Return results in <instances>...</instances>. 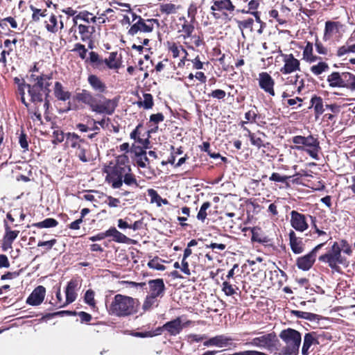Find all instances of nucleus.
<instances>
[{
	"mask_svg": "<svg viewBox=\"0 0 355 355\" xmlns=\"http://www.w3.org/2000/svg\"><path fill=\"white\" fill-rule=\"evenodd\" d=\"M343 88L349 89L352 91H355V75L350 72H344Z\"/></svg>",
	"mask_w": 355,
	"mask_h": 355,
	"instance_id": "obj_39",
	"label": "nucleus"
},
{
	"mask_svg": "<svg viewBox=\"0 0 355 355\" xmlns=\"http://www.w3.org/2000/svg\"><path fill=\"white\" fill-rule=\"evenodd\" d=\"M65 148H71L75 155L83 162L90 161L89 144L85 139L74 132H67V140L64 143Z\"/></svg>",
	"mask_w": 355,
	"mask_h": 355,
	"instance_id": "obj_4",
	"label": "nucleus"
},
{
	"mask_svg": "<svg viewBox=\"0 0 355 355\" xmlns=\"http://www.w3.org/2000/svg\"><path fill=\"white\" fill-rule=\"evenodd\" d=\"M78 281L76 279H71L65 288V300L64 303L71 304L73 302L78 296Z\"/></svg>",
	"mask_w": 355,
	"mask_h": 355,
	"instance_id": "obj_19",
	"label": "nucleus"
},
{
	"mask_svg": "<svg viewBox=\"0 0 355 355\" xmlns=\"http://www.w3.org/2000/svg\"><path fill=\"white\" fill-rule=\"evenodd\" d=\"M230 340V338H228L223 335H220L206 340L204 343V345L206 347L216 346L218 347H223L227 346L229 341Z\"/></svg>",
	"mask_w": 355,
	"mask_h": 355,
	"instance_id": "obj_30",
	"label": "nucleus"
},
{
	"mask_svg": "<svg viewBox=\"0 0 355 355\" xmlns=\"http://www.w3.org/2000/svg\"><path fill=\"white\" fill-rule=\"evenodd\" d=\"M315 46L318 53L323 55H329V50L326 46H324L318 38L315 40Z\"/></svg>",
	"mask_w": 355,
	"mask_h": 355,
	"instance_id": "obj_63",
	"label": "nucleus"
},
{
	"mask_svg": "<svg viewBox=\"0 0 355 355\" xmlns=\"http://www.w3.org/2000/svg\"><path fill=\"white\" fill-rule=\"evenodd\" d=\"M292 142L295 144L293 149L305 151L311 157L315 160L319 159L318 153L321 150L320 141L312 135L308 137L296 135L292 138Z\"/></svg>",
	"mask_w": 355,
	"mask_h": 355,
	"instance_id": "obj_5",
	"label": "nucleus"
},
{
	"mask_svg": "<svg viewBox=\"0 0 355 355\" xmlns=\"http://www.w3.org/2000/svg\"><path fill=\"white\" fill-rule=\"evenodd\" d=\"M30 9L33 11L31 17L33 21L37 22L40 21V17H45L48 15L46 9H39L33 5L30 6Z\"/></svg>",
	"mask_w": 355,
	"mask_h": 355,
	"instance_id": "obj_46",
	"label": "nucleus"
},
{
	"mask_svg": "<svg viewBox=\"0 0 355 355\" xmlns=\"http://www.w3.org/2000/svg\"><path fill=\"white\" fill-rule=\"evenodd\" d=\"M164 114L161 112L153 114L150 116L149 121L147 124L158 125L159 123L164 121Z\"/></svg>",
	"mask_w": 355,
	"mask_h": 355,
	"instance_id": "obj_56",
	"label": "nucleus"
},
{
	"mask_svg": "<svg viewBox=\"0 0 355 355\" xmlns=\"http://www.w3.org/2000/svg\"><path fill=\"white\" fill-rule=\"evenodd\" d=\"M180 21L178 32L180 33V37L184 40V44L188 49H193V46L190 45V43L187 40L191 36V33L195 31L194 24L196 21H192L189 19L188 20L185 17L182 16L178 19Z\"/></svg>",
	"mask_w": 355,
	"mask_h": 355,
	"instance_id": "obj_10",
	"label": "nucleus"
},
{
	"mask_svg": "<svg viewBox=\"0 0 355 355\" xmlns=\"http://www.w3.org/2000/svg\"><path fill=\"white\" fill-rule=\"evenodd\" d=\"M343 25L340 21H327L325 22L323 40L327 41L330 40L334 35L338 33Z\"/></svg>",
	"mask_w": 355,
	"mask_h": 355,
	"instance_id": "obj_21",
	"label": "nucleus"
},
{
	"mask_svg": "<svg viewBox=\"0 0 355 355\" xmlns=\"http://www.w3.org/2000/svg\"><path fill=\"white\" fill-rule=\"evenodd\" d=\"M148 194L150 197V202H156L157 206H161V200L162 197L158 194V193L153 189H149L148 190Z\"/></svg>",
	"mask_w": 355,
	"mask_h": 355,
	"instance_id": "obj_59",
	"label": "nucleus"
},
{
	"mask_svg": "<svg viewBox=\"0 0 355 355\" xmlns=\"http://www.w3.org/2000/svg\"><path fill=\"white\" fill-rule=\"evenodd\" d=\"M289 245L292 252L294 254H301L304 251L305 245L302 241V238L297 237L293 230H291L288 234Z\"/></svg>",
	"mask_w": 355,
	"mask_h": 355,
	"instance_id": "obj_17",
	"label": "nucleus"
},
{
	"mask_svg": "<svg viewBox=\"0 0 355 355\" xmlns=\"http://www.w3.org/2000/svg\"><path fill=\"white\" fill-rule=\"evenodd\" d=\"M211 207V202L209 201L205 202L201 205L200 210L197 214V218L204 222L207 216V210Z\"/></svg>",
	"mask_w": 355,
	"mask_h": 355,
	"instance_id": "obj_51",
	"label": "nucleus"
},
{
	"mask_svg": "<svg viewBox=\"0 0 355 355\" xmlns=\"http://www.w3.org/2000/svg\"><path fill=\"white\" fill-rule=\"evenodd\" d=\"M29 84L22 83L17 87L16 90V94L17 98L19 97L21 102L26 107H28L29 103L26 102L25 99V89H28V86Z\"/></svg>",
	"mask_w": 355,
	"mask_h": 355,
	"instance_id": "obj_48",
	"label": "nucleus"
},
{
	"mask_svg": "<svg viewBox=\"0 0 355 355\" xmlns=\"http://www.w3.org/2000/svg\"><path fill=\"white\" fill-rule=\"evenodd\" d=\"M319 261L325 263L334 270L340 272L339 265L347 266L348 262L345 257L342 256L341 248L338 242H334L330 250L319 257Z\"/></svg>",
	"mask_w": 355,
	"mask_h": 355,
	"instance_id": "obj_6",
	"label": "nucleus"
},
{
	"mask_svg": "<svg viewBox=\"0 0 355 355\" xmlns=\"http://www.w3.org/2000/svg\"><path fill=\"white\" fill-rule=\"evenodd\" d=\"M338 245L341 248V252L343 251L345 254L349 256L352 254V247L347 240L341 239L338 243Z\"/></svg>",
	"mask_w": 355,
	"mask_h": 355,
	"instance_id": "obj_60",
	"label": "nucleus"
},
{
	"mask_svg": "<svg viewBox=\"0 0 355 355\" xmlns=\"http://www.w3.org/2000/svg\"><path fill=\"white\" fill-rule=\"evenodd\" d=\"M279 337L285 343L288 354H292L298 352L301 343V335L297 331L290 328L283 330Z\"/></svg>",
	"mask_w": 355,
	"mask_h": 355,
	"instance_id": "obj_8",
	"label": "nucleus"
},
{
	"mask_svg": "<svg viewBox=\"0 0 355 355\" xmlns=\"http://www.w3.org/2000/svg\"><path fill=\"white\" fill-rule=\"evenodd\" d=\"M80 39L83 42H87L92 38V31H89L90 26L79 24L78 26Z\"/></svg>",
	"mask_w": 355,
	"mask_h": 355,
	"instance_id": "obj_45",
	"label": "nucleus"
},
{
	"mask_svg": "<svg viewBox=\"0 0 355 355\" xmlns=\"http://www.w3.org/2000/svg\"><path fill=\"white\" fill-rule=\"evenodd\" d=\"M71 51L78 53L79 57L82 60H85L86 58L87 49L85 48L84 44L81 43H76L75 44L74 47Z\"/></svg>",
	"mask_w": 355,
	"mask_h": 355,
	"instance_id": "obj_55",
	"label": "nucleus"
},
{
	"mask_svg": "<svg viewBox=\"0 0 355 355\" xmlns=\"http://www.w3.org/2000/svg\"><path fill=\"white\" fill-rule=\"evenodd\" d=\"M58 225V221L53 218H47L42 221L35 223L31 225L40 229L55 227Z\"/></svg>",
	"mask_w": 355,
	"mask_h": 355,
	"instance_id": "obj_38",
	"label": "nucleus"
},
{
	"mask_svg": "<svg viewBox=\"0 0 355 355\" xmlns=\"http://www.w3.org/2000/svg\"><path fill=\"white\" fill-rule=\"evenodd\" d=\"M146 148L147 146H141L134 143L130 148V152L135 154V157H141L142 154H146Z\"/></svg>",
	"mask_w": 355,
	"mask_h": 355,
	"instance_id": "obj_58",
	"label": "nucleus"
},
{
	"mask_svg": "<svg viewBox=\"0 0 355 355\" xmlns=\"http://www.w3.org/2000/svg\"><path fill=\"white\" fill-rule=\"evenodd\" d=\"M258 336L252 338L248 344L253 347L272 352L277 349L278 339L274 332L269 334L258 333Z\"/></svg>",
	"mask_w": 355,
	"mask_h": 355,
	"instance_id": "obj_7",
	"label": "nucleus"
},
{
	"mask_svg": "<svg viewBox=\"0 0 355 355\" xmlns=\"http://www.w3.org/2000/svg\"><path fill=\"white\" fill-rule=\"evenodd\" d=\"M257 80L259 87L266 94L271 96H275V92L274 88L275 82V80L268 72L263 71L259 73Z\"/></svg>",
	"mask_w": 355,
	"mask_h": 355,
	"instance_id": "obj_13",
	"label": "nucleus"
},
{
	"mask_svg": "<svg viewBox=\"0 0 355 355\" xmlns=\"http://www.w3.org/2000/svg\"><path fill=\"white\" fill-rule=\"evenodd\" d=\"M244 130H246L248 132L247 137L250 139V141L251 142V144L257 147V148H261V147H269L270 146V144L269 142H267L266 144H264L263 140L260 137L261 135L263 137H266V135L265 133L258 131L257 133L252 132L248 128H244Z\"/></svg>",
	"mask_w": 355,
	"mask_h": 355,
	"instance_id": "obj_20",
	"label": "nucleus"
},
{
	"mask_svg": "<svg viewBox=\"0 0 355 355\" xmlns=\"http://www.w3.org/2000/svg\"><path fill=\"white\" fill-rule=\"evenodd\" d=\"M329 66L326 62H319L310 67L311 72L315 76H320L322 73L329 71Z\"/></svg>",
	"mask_w": 355,
	"mask_h": 355,
	"instance_id": "obj_36",
	"label": "nucleus"
},
{
	"mask_svg": "<svg viewBox=\"0 0 355 355\" xmlns=\"http://www.w3.org/2000/svg\"><path fill=\"white\" fill-rule=\"evenodd\" d=\"M315 261V259L312 256V254L308 253L297 258L296 266L299 269L307 271L312 268Z\"/></svg>",
	"mask_w": 355,
	"mask_h": 355,
	"instance_id": "obj_24",
	"label": "nucleus"
},
{
	"mask_svg": "<svg viewBox=\"0 0 355 355\" xmlns=\"http://www.w3.org/2000/svg\"><path fill=\"white\" fill-rule=\"evenodd\" d=\"M297 317L303 318L307 320H309L311 322L318 323L320 320V316L318 315L314 314L311 312H293Z\"/></svg>",
	"mask_w": 355,
	"mask_h": 355,
	"instance_id": "obj_52",
	"label": "nucleus"
},
{
	"mask_svg": "<svg viewBox=\"0 0 355 355\" xmlns=\"http://www.w3.org/2000/svg\"><path fill=\"white\" fill-rule=\"evenodd\" d=\"M19 143L24 151L28 150V141L27 135L22 130L19 137Z\"/></svg>",
	"mask_w": 355,
	"mask_h": 355,
	"instance_id": "obj_62",
	"label": "nucleus"
},
{
	"mask_svg": "<svg viewBox=\"0 0 355 355\" xmlns=\"http://www.w3.org/2000/svg\"><path fill=\"white\" fill-rule=\"evenodd\" d=\"M107 232V237H112V241L119 243H128L130 240L125 234H122L114 227H111Z\"/></svg>",
	"mask_w": 355,
	"mask_h": 355,
	"instance_id": "obj_29",
	"label": "nucleus"
},
{
	"mask_svg": "<svg viewBox=\"0 0 355 355\" xmlns=\"http://www.w3.org/2000/svg\"><path fill=\"white\" fill-rule=\"evenodd\" d=\"M344 72L333 71L327 77V82L331 88H343Z\"/></svg>",
	"mask_w": 355,
	"mask_h": 355,
	"instance_id": "obj_23",
	"label": "nucleus"
},
{
	"mask_svg": "<svg viewBox=\"0 0 355 355\" xmlns=\"http://www.w3.org/2000/svg\"><path fill=\"white\" fill-rule=\"evenodd\" d=\"M212 3L210 10L212 11V16L216 19H219L220 15L215 11L222 12L223 16L226 18L228 16L227 12L232 13L236 9L232 0H212Z\"/></svg>",
	"mask_w": 355,
	"mask_h": 355,
	"instance_id": "obj_11",
	"label": "nucleus"
},
{
	"mask_svg": "<svg viewBox=\"0 0 355 355\" xmlns=\"http://www.w3.org/2000/svg\"><path fill=\"white\" fill-rule=\"evenodd\" d=\"M166 46L168 52L171 53L172 57L173 58H177L180 57L181 51L186 54V55H188V52L187 51V50L184 48L182 45L178 43H176L175 42H167Z\"/></svg>",
	"mask_w": 355,
	"mask_h": 355,
	"instance_id": "obj_31",
	"label": "nucleus"
},
{
	"mask_svg": "<svg viewBox=\"0 0 355 355\" xmlns=\"http://www.w3.org/2000/svg\"><path fill=\"white\" fill-rule=\"evenodd\" d=\"M78 17L80 19H82L87 23L92 22L94 24L97 21V17L96 16H92V13L87 10H83L79 12Z\"/></svg>",
	"mask_w": 355,
	"mask_h": 355,
	"instance_id": "obj_53",
	"label": "nucleus"
},
{
	"mask_svg": "<svg viewBox=\"0 0 355 355\" xmlns=\"http://www.w3.org/2000/svg\"><path fill=\"white\" fill-rule=\"evenodd\" d=\"M148 284L149 286V295L157 297H163L166 289L163 279L158 278L155 279H151L148 281Z\"/></svg>",
	"mask_w": 355,
	"mask_h": 355,
	"instance_id": "obj_16",
	"label": "nucleus"
},
{
	"mask_svg": "<svg viewBox=\"0 0 355 355\" xmlns=\"http://www.w3.org/2000/svg\"><path fill=\"white\" fill-rule=\"evenodd\" d=\"M144 100L137 101L139 107H144L145 110L151 109L154 105L153 97L151 94L145 93L143 95Z\"/></svg>",
	"mask_w": 355,
	"mask_h": 355,
	"instance_id": "obj_42",
	"label": "nucleus"
},
{
	"mask_svg": "<svg viewBox=\"0 0 355 355\" xmlns=\"http://www.w3.org/2000/svg\"><path fill=\"white\" fill-rule=\"evenodd\" d=\"M189 39L191 41L189 42L191 46H192L191 44H193L196 47H200L205 44L202 33L198 35L191 33V36H190Z\"/></svg>",
	"mask_w": 355,
	"mask_h": 355,
	"instance_id": "obj_54",
	"label": "nucleus"
},
{
	"mask_svg": "<svg viewBox=\"0 0 355 355\" xmlns=\"http://www.w3.org/2000/svg\"><path fill=\"white\" fill-rule=\"evenodd\" d=\"M89 57L87 61H89L93 67L102 69V66L104 64V59L101 58L98 53L91 51L89 53Z\"/></svg>",
	"mask_w": 355,
	"mask_h": 355,
	"instance_id": "obj_35",
	"label": "nucleus"
},
{
	"mask_svg": "<svg viewBox=\"0 0 355 355\" xmlns=\"http://www.w3.org/2000/svg\"><path fill=\"white\" fill-rule=\"evenodd\" d=\"M290 214L291 225L294 230L300 232H303L309 228L307 222L309 214L305 215L295 210H293Z\"/></svg>",
	"mask_w": 355,
	"mask_h": 355,
	"instance_id": "obj_14",
	"label": "nucleus"
},
{
	"mask_svg": "<svg viewBox=\"0 0 355 355\" xmlns=\"http://www.w3.org/2000/svg\"><path fill=\"white\" fill-rule=\"evenodd\" d=\"M44 26L48 32L56 33L59 30L64 28V24L62 20L58 22V17L51 13L49 19L44 21Z\"/></svg>",
	"mask_w": 355,
	"mask_h": 355,
	"instance_id": "obj_22",
	"label": "nucleus"
},
{
	"mask_svg": "<svg viewBox=\"0 0 355 355\" xmlns=\"http://www.w3.org/2000/svg\"><path fill=\"white\" fill-rule=\"evenodd\" d=\"M180 8V6H176L171 3H160L159 5V10L162 14L167 15L175 14L177 10Z\"/></svg>",
	"mask_w": 355,
	"mask_h": 355,
	"instance_id": "obj_34",
	"label": "nucleus"
},
{
	"mask_svg": "<svg viewBox=\"0 0 355 355\" xmlns=\"http://www.w3.org/2000/svg\"><path fill=\"white\" fill-rule=\"evenodd\" d=\"M284 66L280 69L283 74H288L300 69V62L292 53L282 54Z\"/></svg>",
	"mask_w": 355,
	"mask_h": 355,
	"instance_id": "obj_15",
	"label": "nucleus"
},
{
	"mask_svg": "<svg viewBox=\"0 0 355 355\" xmlns=\"http://www.w3.org/2000/svg\"><path fill=\"white\" fill-rule=\"evenodd\" d=\"M154 24L159 25V21L157 19H144L140 18L139 21H135L128 31V35H135L138 33H149L154 29Z\"/></svg>",
	"mask_w": 355,
	"mask_h": 355,
	"instance_id": "obj_9",
	"label": "nucleus"
},
{
	"mask_svg": "<svg viewBox=\"0 0 355 355\" xmlns=\"http://www.w3.org/2000/svg\"><path fill=\"white\" fill-rule=\"evenodd\" d=\"M95 292L92 289H88L86 291L84 295V302L87 304L91 309H97L96 301L94 298Z\"/></svg>",
	"mask_w": 355,
	"mask_h": 355,
	"instance_id": "obj_37",
	"label": "nucleus"
},
{
	"mask_svg": "<svg viewBox=\"0 0 355 355\" xmlns=\"http://www.w3.org/2000/svg\"><path fill=\"white\" fill-rule=\"evenodd\" d=\"M162 262H164V260H162L159 257L155 256L153 259H150L148 262L147 266L150 268L163 271L166 269V266L162 264Z\"/></svg>",
	"mask_w": 355,
	"mask_h": 355,
	"instance_id": "obj_47",
	"label": "nucleus"
},
{
	"mask_svg": "<svg viewBox=\"0 0 355 355\" xmlns=\"http://www.w3.org/2000/svg\"><path fill=\"white\" fill-rule=\"evenodd\" d=\"M157 297L148 295L143 304V309L144 311L157 307L159 300Z\"/></svg>",
	"mask_w": 355,
	"mask_h": 355,
	"instance_id": "obj_43",
	"label": "nucleus"
},
{
	"mask_svg": "<svg viewBox=\"0 0 355 355\" xmlns=\"http://www.w3.org/2000/svg\"><path fill=\"white\" fill-rule=\"evenodd\" d=\"M303 59L306 62L311 63L320 59V57L313 55V44L311 42H306V46L303 49Z\"/></svg>",
	"mask_w": 355,
	"mask_h": 355,
	"instance_id": "obj_32",
	"label": "nucleus"
},
{
	"mask_svg": "<svg viewBox=\"0 0 355 355\" xmlns=\"http://www.w3.org/2000/svg\"><path fill=\"white\" fill-rule=\"evenodd\" d=\"M45 294L46 288L43 286H38L28 296L26 303L33 306L39 305L43 302Z\"/></svg>",
	"mask_w": 355,
	"mask_h": 355,
	"instance_id": "obj_18",
	"label": "nucleus"
},
{
	"mask_svg": "<svg viewBox=\"0 0 355 355\" xmlns=\"http://www.w3.org/2000/svg\"><path fill=\"white\" fill-rule=\"evenodd\" d=\"M198 12V6L197 4L194 2H192L189 4L187 9V16L192 21H196V16Z\"/></svg>",
	"mask_w": 355,
	"mask_h": 355,
	"instance_id": "obj_61",
	"label": "nucleus"
},
{
	"mask_svg": "<svg viewBox=\"0 0 355 355\" xmlns=\"http://www.w3.org/2000/svg\"><path fill=\"white\" fill-rule=\"evenodd\" d=\"M117 52L114 51L110 53L109 57L104 59V64L110 69H119L121 67V62L116 59Z\"/></svg>",
	"mask_w": 355,
	"mask_h": 355,
	"instance_id": "obj_33",
	"label": "nucleus"
},
{
	"mask_svg": "<svg viewBox=\"0 0 355 355\" xmlns=\"http://www.w3.org/2000/svg\"><path fill=\"white\" fill-rule=\"evenodd\" d=\"M315 340V338L313 336L310 334H306L304 336V343L302 348V353L303 355H307L308 351L310 348V347L313 343V341Z\"/></svg>",
	"mask_w": 355,
	"mask_h": 355,
	"instance_id": "obj_50",
	"label": "nucleus"
},
{
	"mask_svg": "<svg viewBox=\"0 0 355 355\" xmlns=\"http://www.w3.org/2000/svg\"><path fill=\"white\" fill-rule=\"evenodd\" d=\"M87 82L92 89L96 92L92 94L90 91L83 89L80 92L76 93V99L97 114L112 115L118 106V99L107 98L103 95L107 92L106 84L96 75L90 74L88 76Z\"/></svg>",
	"mask_w": 355,
	"mask_h": 355,
	"instance_id": "obj_1",
	"label": "nucleus"
},
{
	"mask_svg": "<svg viewBox=\"0 0 355 355\" xmlns=\"http://www.w3.org/2000/svg\"><path fill=\"white\" fill-rule=\"evenodd\" d=\"M252 237L251 240L253 242L259 243H266L269 241L267 236L263 235L260 231V228L253 227L251 230Z\"/></svg>",
	"mask_w": 355,
	"mask_h": 355,
	"instance_id": "obj_41",
	"label": "nucleus"
},
{
	"mask_svg": "<svg viewBox=\"0 0 355 355\" xmlns=\"http://www.w3.org/2000/svg\"><path fill=\"white\" fill-rule=\"evenodd\" d=\"M207 96L209 98H213L217 100H224L226 96V92L220 89H216L212 90L211 92L208 93Z\"/></svg>",
	"mask_w": 355,
	"mask_h": 355,
	"instance_id": "obj_57",
	"label": "nucleus"
},
{
	"mask_svg": "<svg viewBox=\"0 0 355 355\" xmlns=\"http://www.w3.org/2000/svg\"><path fill=\"white\" fill-rule=\"evenodd\" d=\"M53 94L55 97L61 101H66L70 99L71 94L70 92L64 90L62 84L60 82H55L53 88Z\"/></svg>",
	"mask_w": 355,
	"mask_h": 355,
	"instance_id": "obj_27",
	"label": "nucleus"
},
{
	"mask_svg": "<svg viewBox=\"0 0 355 355\" xmlns=\"http://www.w3.org/2000/svg\"><path fill=\"white\" fill-rule=\"evenodd\" d=\"M30 78L34 81L33 84L27 85L30 101L35 105L44 101V108L47 111L50 107L49 97L51 92L49 88L51 83L49 81L53 78L52 73H41L39 76L31 74Z\"/></svg>",
	"mask_w": 355,
	"mask_h": 355,
	"instance_id": "obj_3",
	"label": "nucleus"
},
{
	"mask_svg": "<svg viewBox=\"0 0 355 355\" xmlns=\"http://www.w3.org/2000/svg\"><path fill=\"white\" fill-rule=\"evenodd\" d=\"M105 166L103 172L106 173L105 180L113 189H120L123 184L128 187H139L135 175L132 173L130 159L125 154L118 155L115 164Z\"/></svg>",
	"mask_w": 355,
	"mask_h": 355,
	"instance_id": "obj_2",
	"label": "nucleus"
},
{
	"mask_svg": "<svg viewBox=\"0 0 355 355\" xmlns=\"http://www.w3.org/2000/svg\"><path fill=\"white\" fill-rule=\"evenodd\" d=\"M135 303L134 298L117 294L111 304V311H133Z\"/></svg>",
	"mask_w": 355,
	"mask_h": 355,
	"instance_id": "obj_12",
	"label": "nucleus"
},
{
	"mask_svg": "<svg viewBox=\"0 0 355 355\" xmlns=\"http://www.w3.org/2000/svg\"><path fill=\"white\" fill-rule=\"evenodd\" d=\"M350 53H355V44H350L349 40H347L344 45L338 47L336 55L341 58Z\"/></svg>",
	"mask_w": 355,
	"mask_h": 355,
	"instance_id": "obj_40",
	"label": "nucleus"
},
{
	"mask_svg": "<svg viewBox=\"0 0 355 355\" xmlns=\"http://www.w3.org/2000/svg\"><path fill=\"white\" fill-rule=\"evenodd\" d=\"M162 329V328H160ZM162 329H166L171 335L175 336L182 329V321L178 318L172 321L166 322Z\"/></svg>",
	"mask_w": 355,
	"mask_h": 355,
	"instance_id": "obj_28",
	"label": "nucleus"
},
{
	"mask_svg": "<svg viewBox=\"0 0 355 355\" xmlns=\"http://www.w3.org/2000/svg\"><path fill=\"white\" fill-rule=\"evenodd\" d=\"M52 137V143L54 145H57L58 144L62 143V141H64V139L65 141L67 140V133H64L62 130L60 129L55 130L53 132Z\"/></svg>",
	"mask_w": 355,
	"mask_h": 355,
	"instance_id": "obj_49",
	"label": "nucleus"
},
{
	"mask_svg": "<svg viewBox=\"0 0 355 355\" xmlns=\"http://www.w3.org/2000/svg\"><path fill=\"white\" fill-rule=\"evenodd\" d=\"M290 176L281 175L278 173H272L271 176L269 178L270 181L284 183L290 178Z\"/></svg>",
	"mask_w": 355,
	"mask_h": 355,
	"instance_id": "obj_64",
	"label": "nucleus"
},
{
	"mask_svg": "<svg viewBox=\"0 0 355 355\" xmlns=\"http://www.w3.org/2000/svg\"><path fill=\"white\" fill-rule=\"evenodd\" d=\"M4 229L5 234L3 239V244L11 248L13 241L18 236L19 231L12 230L11 227L8 224L6 220H4Z\"/></svg>",
	"mask_w": 355,
	"mask_h": 355,
	"instance_id": "obj_26",
	"label": "nucleus"
},
{
	"mask_svg": "<svg viewBox=\"0 0 355 355\" xmlns=\"http://www.w3.org/2000/svg\"><path fill=\"white\" fill-rule=\"evenodd\" d=\"M310 104L311 106L313 108L314 114L316 119L324 114L326 107L323 99L321 96H319L316 94L312 96L310 100Z\"/></svg>",
	"mask_w": 355,
	"mask_h": 355,
	"instance_id": "obj_25",
	"label": "nucleus"
},
{
	"mask_svg": "<svg viewBox=\"0 0 355 355\" xmlns=\"http://www.w3.org/2000/svg\"><path fill=\"white\" fill-rule=\"evenodd\" d=\"M239 288L234 284H231L230 280H225L222 284V291L226 295L232 296L236 293Z\"/></svg>",
	"mask_w": 355,
	"mask_h": 355,
	"instance_id": "obj_44",
	"label": "nucleus"
}]
</instances>
